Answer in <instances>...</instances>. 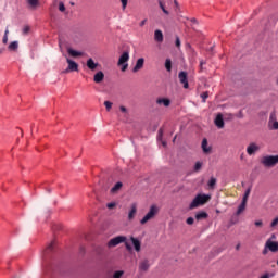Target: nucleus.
<instances>
[{
    "instance_id": "473e14b6",
    "label": "nucleus",
    "mask_w": 278,
    "mask_h": 278,
    "mask_svg": "<svg viewBox=\"0 0 278 278\" xmlns=\"http://www.w3.org/2000/svg\"><path fill=\"white\" fill-rule=\"evenodd\" d=\"M159 5L161 10L164 12V14H168V10H166V7L164 5V2L159 1Z\"/></svg>"
},
{
    "instance_id": "39448f33",
    "label": "nucleus",
    "mask_w": 278,
    "mask_h": 278,
    "mask_svg": "<svg viewBox=\"0 0 278 278\" xmlns=\"http://www.w3.org/2000/svg\"><path fill=\"white\" fill-rule=\"evenodd\" d=\"M127 62H129V51H124L117 62V66H122L121 71L123 73H125V71H127V68L129 67V64H127Z\"/></svg>"
},
{
    "instance_id": "9d476101",
    "label": "nucleus",
    "mask_w": 278,
    "mask_h": 278,
    "mask_svg": "<svg viewBox=\"0 0 278 278\" xmlns=\"http://www.w3.org/2000/svg\"><path fill=\"white\" fill-rule=\"evenodd\" d=\"M260 151V146H257L255 142H252L247 148L248 155H255Z\"/></svg>"
},
{
    "instance_id": "8fccbe9b",
    "label": "nucleus",
    "mask_w": 278,
    "mask_h": 278,
    "mask_svg": "<svg viewBox=\"0 0 278 278\" xmlns=\"http://www.w3.org/2000/svg\"><path fill=\"white\" fill-rule=\"evenodd\" d=\"M273 129H278V122H274Z\"/></svg>"
},
{
    "instance_id": "412c9836",
    "label": "nucleus",
    "mask_w": 278,
    "mask_h": 278,
    "mask_svg": "<svg viewBox=\"0 0 278 278\" xmlns=\"http://www.w3.org/2000/svg\"><path fill=\"white\" fill-rule=\"evenodd\" d=\"M202 150H203V153H211L212 152V148L207 147V139L204 138L202 140Z\"/></svg>"
},
{
    "instance_id": "f03ea898",
    "label": "nucleus",
    "mask_w": 278,
    "mask_h": 278,
    "mask_svg": "<svg viewBox=\"0 0 278 278\" xmlns=\"http://www.w3.org/2000/svg\"><path fill=\"white\" fill-rule=\"evenodd\" d=\"M261 164L265 168H274L278 164V155H265L261 159Z\"/></svg>"
},
{
    "instance_id": "9b49d317",
    "label": "nucleus",
    "mask_w": 278,
    "mask_h": 278,
    "mask_svg": "<svg viewBox=\"0 0 278 278\" xmlns=\"http://www.w3.org/2000/svg\"><path fill=\"white\" fill-rule=\"evenodd\" d=\"M144 67V59L140 58L137 60L135 67L132 68V73H138L141 68Z\"/></svg>"
},
{
    "instance_id": "f257e3e1",
    "label": "nucleus",
    "mask_w": 278,
    "mask_h": 278,
    "mask_svg": "<svg viewBox=\"0 0 278 278\" xmlns=\"http://www.w3.org/2000/svg\"><path fill=\"white\" fill-rule=\"evenodd\" d=\"M212 198L207 194H198L189 205V210H195L199 205H205Z\"/></svg>"
},
{
    "instance_id": "bf43d9fd",
    "label": "nucleus",
    "mask_w": 278,
    "mask_h": 278,
    "mask_svg": "<svg viewBox=\"0 0 278 278\" xmlns=\"http://www.w3.org/2000/svg\"><path fill=\"white\" fill-rule=\"evenodd\" d=\"M71 5H75V2H71Z\"/></svg>"
},
{
    "instance_id": "4468645a",
    "label": "nucleus",
    "mask_w": 278,
    "mask_h": 278,
    "mask_svg": "<svg viewBox=\"0 0 278 278\" xmlns=\"http://www.w3.org/2000/svg\"><path fill=\"white\" fill-rule=\"evenodd\" d=\"M154 40L155 42H164V34L162 33V30L156 29L154 31Z\"/></svg>"
},
{
    "instance_id": "a211bd4d",
    "label": "nucleus",
    "mask_w": 278,
    "mask_h": 278,
    "mask_svg": "<svg viewBox=\"0 0 278 278\" xmlns=\"http://www.w3.org/2000/svg\"><path fill=\"white\" fill-rule=\"evenodd\" d=\"M130 241L132 242V244L135 247V251H137V253H140V249H141L140 240H138L135 237H130Z\"/></svg>"
},
{
    "instance_id": "a19ab883",
    "label": "nucleus",
    "mask_w": 278,
    "mask_h": 278,
    "mask_svg": "<svg viewBox=\"0 0 278 278\" xmlns=\"http://www.w3.org/2000/svg\"><path fill=\"white\" fill-rule=\"evenodd\" d=\"M123 10H126L128 0H121Z\"/></svg>"
},
{
    "instance_id": "6e6d98bb",
    "label": "nucleus",
    "mask_w": 278,
    "mask_h": 278,
    "mask_svg": "<svg viewBox=\"0 0 278 278\" xmlns=\"http://www.w3.org/2000/svg\"><path fill=\"white\" fill-rule=\"evenodd\" d=\"M175 5H179V3L177 2V0L174 1Z\"/></svg>"
},
{
    "instance_id": "4c0bfd02",
    "label": "nucleus",
    "mask_w": 278,
    "mask_h": 278,
    "mask_svg": "<svg viewBox=\"0 0 278 278\" xmlns=\"http://www.w3.org/2000/svg\"><path fill=\"white\" fill-rule=\"evenodd\" d=\"M162 136H164V129H163V128H160V129H159L157 140H162Z\"/></svg>"
},
{
    "instance_id": "864d4df0",
    "label": "nucleus",
    "mask_w": 278,
    "mask_h": 278,
    "mask_svg": "<svg viewBox=\"0 0 278 278\" xmlns=\"http://www.w3.org/2000/svg\"><path fill=\"white\" fill-rule=\"evenodd\" d=\"M236 251H240V243L236 245Z\"/></svg>"
},
{
    "instance_id": "dca6fc26",
    "label": "nucleus",
    "mask_w": 278,
    "mask_h": 278,
    "mask_svg": "<svg viewBox=\"0 0 278 278\" xmlns=\"http://www.w3.org/2000/svg\"><path fill=\"white\" fill-rule=\"evenodd\" d=\"M137 212H138V206H136V204H131L130 211L128 213V220H131L132 218H135Z\"/></svg>"
},
{
    "instance_id": "2f4dec72",
    "label": "nucleus",
    "mask_w": 278,
    "mask_h": 278,
    "mask_svg": "<svg viewBox=\"0 0 278 278\" xmlns=\"http://www.w3.org/2000/svg\"><path fill=\"white\" fill-rule=\"evenodd\" d=\"M8 34H10V30L7 28L2 39L3 45H8Z\"/></svg>"
},
{
    "instance_id": "6e6552de",
    "label": "nucleus",
    "mask_w": 278,
    "mask_h": 278,
    "mask_svg": "<svg viewBox=\"0 0 278 278\" xmlns=\"http://www.w3.org/2000/svg\"><path fill=\"white\" fill-rule=\"evenodd\" d=\"M266 249H268L271 253H277L278 252V242L273 241L271 239H267L265 242Z\"/></svg>"
},
{
    "instance_id": "bb28decb",
    "label": "nucleus",
    "mask_w": 278,
    "mask_h": 278,
    "mask_svg": "<svg viewBox=\"0 0 278 278\" xmlns=\"http://www.w3.org/2000/svg\"><path fill=\"white\" fill-rule=\"evenodd\" d=\"M18 49V41H12L9 45V51H16Z\"/></svg>"
},
{
    "instance_id": "5fc2aeb1",
    "label": "nucleus",
    "mask_w": 278,
    "mask_h": 278,
    "mask_svg": "<svg viewBox=\"0 0 278 278\" xmlns=\"http://www.w3.org/2000/svg\"><path fill=\"white\" fill-rule=\"evenodd\" d=\"M191 23H197V18H191Z\"/></svg>"
},
{
    "instance_id": "f704fd0d",
    "label": "nucleus",
    "mask_w": 278,
    "mask_h": 278,
    "mask_svg": "<svg viewBox=\"0 0 278 278\" xmlns=\"http://www.w3.org/2000/svg\"><path fill=\"white\" fill-rule=\"evenodd\" d=\"M59 10L60 12H66V7L64 5V2L59 3Z\"/></svg>"
},
{
    "instance_id": "a18cd8bd",
    "label": "nucleus",
    "mask_w": 278,
    "mask_h": 278,
    "mask_svg": "<svg viewBox=\"0 0 278 278\" xmlns=\"http://www.w3.org/2000/svg\"><path fill=\"white\" fill-rule=\"evenodd\" d=\"M176 47L179 49V47H181V40L179 39V37H176Z\"/></svg>"
},
{
    "instance_id": "ddd939ff",
    "label": "nucleus",
    "mask_w": 278,
    "mask_h": 278,
    "mask_svg": "<svg viewBox=\"0 0 278 278\" xmlns=\"http://www.w3.org/2000/svg\"><path fill=\"white\" fill-rule=\"evenodd\" d=\"M215 125L218 129H223L225 127V119H223V114H217L215 118Z\"/></svg>"
},
{
    "instance_id": "c9c22d12",
    "label": "nucleus",
    "mask_w": 278,
    "mask_h": 278,
    "mask_svg": "<svg viewBox=\"0 0 278 278\" xmlns=\"http://www.w3.org/2000/svg\"><path fill=\"white\" fill-rule=\"evenodd\" d=\"M104 105H105L108 112H110L112 110V102L105 101Z\"/></svg>"
},
{
    "instance_id": "72a5a7b5",
    "label": "nucleus",
    "mask_w": 278,
    "mask_h": 278,
    "mask_svg": "<svg viewBox=\"0 0 278 278\" xmlns=\"http://www.w3.org/2000/svg\"><path fill=\"white\" fill-rule=\"evenodd\" d=\"M123 275H125V271L117 270V271L114 273L113 278H121Z\"/></svg>"
},
{
    "instance_id": "09e8293b",
    "label": "nucleus",
    "mask_w": 278,
    "mask_h": 278,
    "mask_svg": "<svg viewBox=\"0 0 278 278\" xmlns=\"http://www.w3.org/2000/svg\"><path fill=\"white\" fill-rule=\"evenodd\" d=\"M139 25L140 27H144V25H147V20L141 21Z\"/></svg>"
},
{
    "instance_id": "aec40b11",
    "label": "nucleus",
    "mask_w": 278,
    "mask_h": 278,
    "mask_svg": "<svg viewBox=\"0 0 278 278\" xmlns=\"http://www.w3.org/2000/svg\"><path fill=\"white\" fill-rule=\"evenodd\" d=\"M67 53L72 56V58H81L83 53L77 51V50H73L72 48L67 49Z\"/></svg>"
},
{
    "instance_id": "423d86ee",
    "label": "nucleus",
    "mask_w": 278,
    "mask_h": 278,
    "mask_svg": "<svg viewBox=\"0 0 278 278\" xmlns=\"http://www.w3.org/2000/svg\"><path fill=\"white\" fill-rule=\"evenodd\" d=\"M123 242H127V237L125 236H117L111 239L108 243L106 247L109 249H114V247H118V244H123Z\"/></svg>"
},
{
    "instance_id": "ea45409f",
    "label": "nucleus",
    "mask_w": 278,
    "mask_h": 278,
    "mask_svg": "<svg viewBox=\"0 0 278 278\" xmlns=\"http://www.w3.org/2000/svg\"><path fill=\"white\" fill-rule=\"evenodd\" d=\"M187 225H194V218L193 217H189L186 220Z\"/></svg>"
},
{
    "instance_id": "f8f14e48",
    "label": "nucleus",
    "mask_w": 278,
    "mask_h": 278,
    "mask_svg": "<svg viewBox=\"0 0 278 278\" xmlns=\"http://www.w3.org/2000/svg\"><path fill=\"white\" fill-rule=\"evenodd\" d=\"M105 79V74L102 71L98 72L93 76L94 84H101Z\"/></svg>"
},
{
    "instance_id": "1a4fd4ad",
    "label": "nucleus",
    "mask_w": 278,
    "mask_h": 278,
    "mask_svg": "<svg viewBox=\"0 0 278 278\" xmlns=\"http://www.w3.org/2000/svg\"><path fill=\"white\" fill-rule=\"evenodd\" d=\"M178 79H179L180 84H182L184 88L188 89V87H189V85H188V73L180 72L178 74Z\"/></svg>"
},
{
    "instance_id": "58836bf2",
    "label": "nucleus",
    "mask_w": 278,
    "mask_h": 278,
    "mask_svg": "<svg viewBox=\"0 0 278 278\" xmlns=\"http://www.w3.org/2000/svg\"><path fill=\"white\" fill-rule=\"evenodd\" d=\"M106 207H108L109 210H114V207H116V203H114V202L108 203V204H106Z\"/></svg>"
},
{
    "instance_id": "4d7b16f0",
    "label": "nucleus",
    "mask_w": 278,
    "mask_h": 278,
    "mask_svg": "<svg viewBox=\"0 0 278 278\" xmlns=\"http://www.w3.org/2000/svg\"><path fill=\"white\" fill-rule=\"evenodd\" d=\"M162 144H163V147H166V141H163Z\"/></svg>"
},
{
    "instance_id": "393cba45",
    "label": "nucleus",
    "mask_w": 278,
    "mask_h": 278,
    "mask_svg": "<svg viewBox=\"0 0 278 278\" xmlns=\"http://www.w3.org/2000/svg\"><path fill=\"white\" fill-rule=\"evenodd\" d=\"M244 210H247V202H241V204L239 205V207L237 210V216H240V214L242 212H244Z\"/></svg>"
},
{
    "instance_id": "6ab92c4d",
    "label": "nucleus",
    "mask_w": 278,
    "mask_h": 278,
    "mask_svg": "<svg viewBox=\"0 0 278 278\" xmlns=\"http://www.w3.org/2000/svg\"><path fill=\"white\" fill-rule=\"evenodd\" d=\"M97 66H99V63H96L93 59H89L87 61V67L89 71H97Z\"/></svg>"
},
{
    "instance_id": "e433bc0d",
    "label": "nucleus",
    "mask_w": 278,
    "mask_h": 278,
    "mask_svg": "<svg viewBox=\"0 0 278 278\" xmlns=\"http://www.w3.org/2000/svg\"><path fill=\"white\" fill-rule=\"evenodd\" d=\"M29 26H25L24 28H23V30H22V33H23V35L24 36H27V34H29Z\"/></svg>"
},
{
    "instance_id": "79ce46f5",
    "label": "nucleus",
    "mask_w": 278,
    "mask_h": 278,
    "mask_svg": "<svg viewBox=\"0 0 278 278\" xmlns=\"http://www.w3.org/2000/svg\"><path fill=\"white\" fill-rule=\"evenodd\" d=\"M254 225H255V227H264V222H262V220H256V222L254 223Z\"/></svg>"
},
{
    "instance_id": "f3484780",
    "label": "nucleus",
    "mask_w": 278,
    "mask_h": 278,
    "mask_svg": "<svg viewBox=\"0 0 278 278\" xmlns=\"http://www.w3.org/2000/svg\"><path fill=\"white\" fill-rule=\"evenodd\" d=\"M149 268H150L149 260H143L139 263V270L147 273V270H149Z\"/></svg>"
},
{
    "instance_id": "5701e85b",
    "label": "nucleus",
    "mask_w": 278,
    "mask_h": 278,
    "mask_svg": "<svg viewBox=\"0 0 278 278\" xmlns=\"http://www.w3.org/2000/svg\"><path fill=\"white\" fill-rule=\"evenodd\" d=\"M165 68L167 73H170L173 71V61L170 59L165 60Z\"/></svg>"
},
{
    "instance_id": "cd10ccee",
    "label": "nucleus",
    "mask_w": 278,
    "mask_h": 278,
    "mask_svg": "<svg viewBox=\"0 0 278 278\" xmlns=\"http://www.w3.org/2000/svg\"><path fill=\"white\" fill-rule=\"evenodd\" d=\"M208 188L210 190H214L216 188V178L211 177V179L208 180Z\"/></svg>"
},
{
    "instance_id": "20e7f679",
    "label": "nucleus",
    "mask_w": 278,
    "mask_h": 278,
    "mask_svg": "<svg viewBox=\"0 0 278 278\" xmlns=\"http://www.w3.org/2000/svg\"><path fill=\"white\" fill-rule=\"evenodd\" d=\"M160 212V208L157 205H151L149 212L146 214V216L140 220V225H147L149 220H153L155 216H157Z\"/></svg>"
},
{
    "instance_id": "49530a36",
    "label": "nucleus",
    "mask_w": 278,
    "mask_h": 278,
    "mask_svg": "<svg viewBox=\"0 0 278 278\" xmlns=\"http://www.w3.org/2000/svg\"><path fill=\"white\" fill-rule=\"evenodd\" d=\"M268 248H266V243H265V247L263 249V255H268Z\"/></svg>"
},
{
    "instance_id": "c756f323",
    "label": "nucleus",
    "mask_w": 278,
    "mask_h": 278,
    "mask_svg": "<svg viewBox=\"0 0 278 278\" xmlns=\"http://www.w3.org/2000/svg\"><path fill=\"white\" fill-rule=\"evenodd\" d=\"M201 168H203V163L198 161L193 167L194 173H199V170H201Z\"/></svg>"
},
{
    "instance_id": "c03bdc74",
    "label": "nucleus",
    "mask_w": 278,
    "mask_h": 278,
    "mask_svg": "<svg viewBox=\"0 0 278 278\" xmlns=\"http://www.w3.org/2000/svg\"><path fill=\"white\" fill-rule=\"evenodd\" d=\"M278 226V217H276L271 224H270V227H277Z\"/></svg>"
},
{
    "instance_id": "c85d7f7f",
    "label": "nucleus",
    "mask_w": 278,
    "mask_h": 278,
    "mask_svg": "<svg viewBox=\"0 0 278 278\" xmlns=\"http://www.w3.org/2000/svg\"><path fill=\"white\" fill-rule=\"evenodd\" d=\"M251 194V188H248L244 192V195H243V199H242V202L243 203H247L249 201V197Z\"/></svg>"
},
{
    "instance_id": "603ef678",
    "label": "nucleus",
    "mask_w": 278,
    "mask_h": 278,
    "mask_svg": "<svg viewBox=\"0 0 278 278\" xmlns=\"http://www.w3.org/2000/svg\"><path fill=\"white\" fill-rule=\"evenodd\" d=\"M269 240H277V236L271 235V237L269 238Z\"/></svg>"
},
{
    "instance_id": "37998d69",
    "label": "nucleus",
    "mask_w": 278,
    "mask_h": 278,
    "mask_svg": "<svg viewBox=\"0 0 278 278\" xmlns=\"http://www.w3.org/2000/svg\"><path fill=\"white\" fill-rule=\"evenodd\" d=\"M207 97H210V94L207 92H203L201 94V98L203 99V103H205V100L207 99Z\"/></svg>"
},
{
    "instance_id": "3c124183",
    "label": "nucleus",
    "mask_w": 278,
    "mask_h": 278,
    "mask_svg": "<svg viewBox=\"0 0 278 278\" xmlns=\"http://www.w3.org/2000/svg\"><path fill=\"white\" fill-rule=\"evenodd\" d=\"M126 249L127 251H131V245H129V243H126Z\"/></svg>"
},
{
    "instance_id": "4be33fe9",
    "label": "nucleus",
    "mask_w": 278,
    "mask_h": 278,
    "mask_svg": "<svg viewBox=\"0 0 278 278\" xmlns=\"http://www.w3.org/2000/svg\"><path fill=\"white\" fill-rule=\"evenodd\" d=\"M207 216H208L207 212L202 211V212L195 214V219L197 220H203V219L207 218Z\"/></svg>"
},
{
    "instance_id": "b1692460",
    "label": "nucleus",
    "mask_w": 278,
    "mask_h": 278,
    "mask_svg": "<svg viewBox=\"0 0 278 278\" xmlns=\"http://www.w3.org/2000/svg\"><path fill=\"white\" fill-rule=\"evenodd\" d=\"M55 249V241H52L45 250V255H49Z\"/></svg>"
},
{
    "instance_id": "7ed1b4c3",
    "label": "nucleus",
    "mask_w": 278,
    "mask_h": 278,
    "mask_svg": "<svg viewBox=\"0 0 278 278\" xmlns=\"http://www.w3.org/2000/svg\"><path fill=\"white\" fill-rule=\"evenodd\" d=\"M160 212V208L157 205H151L149 212L146 214V216L140 220V225H147L149 220H153L155 216H157Z\"/></svg>"
},
{
    "instance_id": "0eeeda50",
    "label": "nucleus",
    "mask_w": 278,
    "mask_h": 278,
    "mask_svg": "<svg viewBox=\"0 0 278 278\" xmlns=\"http://www.w3.org/2000/svg\"><path fill=\"white\" fill-rule=\"evenodd\" d=\"M66 62L68 64L67 68L65 70V73H73L79 71V64L77 62L71 60L70 58H66Z\"/></svg>"
},
{
    "instance_id": "de8ad7c7",
    "label": "nucleus",
    "mask_w": 278,
    "mask_h": 278,
    "mask_svg": "<svg viewBox=\"0 0 278 278\" xmlns=\"http://www.w3.org/2000/svg\"><path fill=\"white\" fill-rule=\"evenodd\" d=\"M119 110L121 112H124V114L127 113V108H125L124 105L119 106Z\"/></svg>"
},
{
    "instance_id": "2eb2a0df",
    "label": "nucleus",
    "mask_w": 278,
    "mask_h": 278,
    "mask_svg": "<svg viewBox=\"0 0 278 278\" xmlns=\"http://www.w3.org/2000/svg\"><path fill=\"white\" fill-rule=\"evenodd\" d=\"M157 105H164V108H168L170 105V99L168 98H159L156 100Z\"/></svg>"
},
{
    "instance_id": "7c9ffc66",
    "label": "nucleus",
    "mask_w": 278,
    "mask_h": 278,
    "mask_svg": "<svg viewBox=\"0 0 278 278\" xmlns=\"http://www.w3.org/2000/svg\"><path fill=\"white\" fill-rule=\"evenodd\" d=\"M27 3L30 5V8H37L38 0H27Z\"/></svg>"
},
{
    "instance_id": "13d9d810",
    "label": "nucleus",
    "mask_w": 278,
    "mask_h": 278,
    "mask_svg": "<svg viewBox=\"0 0 278 278\" xmlns=\"http://www.w3.org/2000/svg\"><path fill=\"white\" fill-rule=\"evenodd\" d=\"M175 140H177V136L174 137L173 142H175Z\"/></svg>"
},
{
    "instance_id": "a878e982",
    "label": "nucleus",
    "mask_w": 278,
    "mask_h": 278,
    "mask_svg": "<svg viewBox=\"0 0 278 278\" xmlns=\"http://www.w3.org/2000/svg\"><path fill=\"white\" fill-rule=\"evenodd\" d=\"M123 188V182H116L115 186L111 189V192L114 194Z\"/></svg>"
},
{
    "instance_id": "052dcab7",
    "label": "nucleus",
    "mask_w": 278,
    "mask_h": 278,
    "mask_svg": "<svg viewBox=\"0 0 278 278\" xmlns=\"http://www.w3.org/2000/svg\"><path fill=\"white\" fill-rule=\"evenodd\" d=\"M200 66H203V61L200 63Z\"/></svg>"
}]
</instances>
